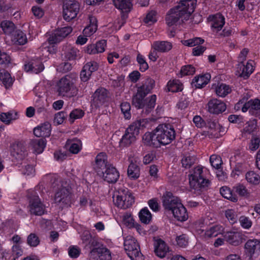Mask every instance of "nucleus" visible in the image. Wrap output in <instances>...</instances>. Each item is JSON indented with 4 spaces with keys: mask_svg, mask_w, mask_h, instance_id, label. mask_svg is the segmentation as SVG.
I'll return each instance as SVG.
<instances>
[{
    "mask_svg": "<svg viewBox=\"0 0 260 260\" xmlns=\"http://www.w3.org/2000/svg\"><path fill=\"white\" fill-rule=\"evenodd\" d=\"M40 242L39 237L35 233H30L27 237V243L30 247H36Z\"/></svg>",
    "mask_w": 260,
    "mask_h": 260,
    "instance_id": "obj_56",
    "label": "nucleus"
},
{
    "mask_svg": "<svg viewBox=\"0 0 260 260\" xmlns=\"http://www.w3.org/2000/svg\"><path fill=\"white\" fill-rule=\"evenodd\" d=\"M72 30V27L69 26L58 28L48 38V42L51 44H57L67 37Z\"/></svg>",
    "mask_w": 260,
    "mask_h": 260,
    "instance_id": "obj_15",
    "label": "nucleus"
},
{
    "mask_svg": "<svg viewBox=\"0 0 260 260\" xmlns=\"http://www.w3.org/2000/svg\"><path fill=\"white\" fill-rule=\"evenodd\" d=\"M205 127L210 130V135L215 138H219L226 133L225 127L221 125L215 119L206 118Z\"/></svg>",
    "mask_w": 260,
    "mask_h": 260,
    "instance_id": "obj_13",
    "label": "nucleus"
},
{
    "mask_svg": "<svg viewBox=\"0 0 260 260\" xmlns=\"http://www.w3.org/2000/svg\"><path fill=\"white\" fill-rule=\"evenodd\" d=\"M155 86V81L147 78L142 85L137 86V92L132 98V104L137 109H144L145 112L149 113L154 108L156 105V95L152 94L145 98L150 93Z\"/></svg>",
    "mask_w": 260,
    "mask_h": 260,
    "instance_id": "obj_2",
    "label": "nucleus"
},
{
    "mask_svg": "<svg viewBox=\"0 0 260 260\" xmlns=\"http://www.w3.org/2000/svg\"><path fill=\"white\" fill-rule=\"evenodd\" d=\"M228 120L231 123L238 124L240 125L243 124L244 123L243 116L235 114L229 115Z\"/></svg>",
    "mask_w": 260,
    "mask_h": 260,
    "instance_id": "obj_62",
    "label": "nucleus"
},
{
    "mask_svg": "<svg viewBox=\"0 0 260 260\" xmlns=\"http://www.w3.org/2000/svg\"><path fill=\"white\" fill-rule=\"evenodd\" d=\"M162 205L165 209L171 211L174 218L180 222L187 220L188 214L186 208L182 204L181 200L170 191H166L162 197Z\"/></svg>",
    "mask_w": 260,
    "mask_h": 260,
    "instance_id": "obj_4",
    "label": "nucleus"
},
{
    "mask_svg": "<svg viewBox=\"0 0 260 260\" xmlns=\"http://www.w3.org/2000/svg\"><path fill=\"white\" fill-rule=\"evenodd\" d=\"M143 122L144 120H140L132 123L125 129V131L136 138V136H138L140 133L141 127H145L143 123Z\"/></svg>",
    "mask_w": 260,
    "mask_h": 260,
    "instance_id": "obj_34",
    "label": "nucleus"
},
{
    "mask_svg": "<svg viewBox=\"0 0 260 260\" xmlns=\"http://www.w3.org/2000/svg\"><path fill=\"white\" fill-rule=\"evenodd\" d=\"M246 169V165L243 162H236L235 167L231 173V176L236 178L244 173Z\"/></svg>",
    "mask_w": 260,
    "mask_h": 260,
    "instance_id": "obj_51",
    "label": "nucleus"
},
{
    "mask_svg": "<svg viewBox=\"0 0 260 260\" xmlns=\"http://www.w3.org/2000/svg\"><path fill=\"white\" fill-rule=\"evenodd\" d=\"M107 46L106 40H101L95 44L88 45L86 49V52L89 54H95L103 53L105 50Z\"/></svg>",
    "mask_w": 260,
    "mask_h": 260,
    "instance_id": "obj_25",
    "label": "nucleus"
},
{
    "mask_svg": "<svg viewBox=\"0 0 260 260\" xmlns=\"http://www.w3.org/2000/svg\"><path fill=\"white\" fill-rule=\"evenodd\" d=\"M177 245L182 248L186 247L188 244V237L186 234H181L176 237Z\"/></svg>",
    "mask_w": 260,
    "mask_h": 260,
    "instance_id": "obj_54",
    "label": "nucleus"
},
{
    "mask_svg": "<svg viewBox=\"0 0 260 260\" xmlns=\"http://www.w3.org/2000/svg\"><path fill=\"white\" fill-rule=\"evenodd\" d=\"M204 42V39L200 37H194L181 41L182 44L185 46L190 47L196 46L192 49V54L194 56H199L206 51L207 47L201 45Z\"/></svg>",
    "mask_w": 260,
    "mask_h": 260,
    "instance_id": "obj_10",
    "label": "nucleus"
},
{
    "mask_svg": "<svg viewBox=\"0 0 260 260\" xmlns=\"http://www.w3.org/2000/svg\"><path fill=\"white\" fill-rule=\"evenodd\" d=\"M121 113L125 119H130L131 118V105L128 102H122L120 105Z\"/></svg>",
    "mask_w": 260,
    "mask_h": 260,
    "instance_id": "obj_53",
    "label": "nucleus"
},
{
    "mask_svg": "<svg viewBox=\"0 0 260 260\" xmlns=\"http://www.w3.org/2000/svg\"><path fill=\"white\" fill-rule=\"evenodd\" d=\"M111 165L108 161V156L105 152H100L96 156L95 158L94 169L97 173H100L106 169L108 165Z\"/></svg>",
    "mask_w": 260,
    "mask_h": 260,
    "instance_id": "obj_23",
    "label": "nucleus"
},
{
    "mask_svg": "<svg viewBox=\"0 0 260 260\" xmlns=\"http://www.w3.org/2000/svg\"><path fill=\"white\" fill-rule=\"evenodd\" d=\"M135 202L134 198L129 193L120 195L117 197L116 205L121 208H127L131 207Z\"/></svg>",
    "mask_w": 260,
    "mask_h": 260,
    "instance_id": "obj_26",
    "label": "nucleus"
},
{
    "mask_svg": "<svg viewBox=\"0 0 260 260\" xmlns=\"http://www.w3.org/2000/svg\"><path fill=\"white\" fill-rule=\"evenodd\" d=\"M154 49L159 52H167L172 48L171 42L165 41H157L153 44Z\"/></svg>",
    "mask_w": 260,
    "mask_h": 260,
    "instance_id": "obj_33",
    "label": "nucleus"
},
{
    "mask_svg": "<svg viewBox=\"0 0 260 260\" xmlns=\"http://www.w3.org/2000/svg\"><path fill=\"white\" fill-rule=\"evenodd\" d=\"M0 80L7 89L11 87L14 82L10 74L5 70H0Z\"/></svg>",
    "mask_w": 260,
    "mask_h": 260,
    "instance_id": "obj_38",
    "label": "nucleus"
},
{
    "mask_svg": "<svg viewBox=\"0 0 260 260\" xmlns=\"http://www.w3.org/2000/svg\"><path fill=\"white\" fill-rule=\"evenodd\" d=\"M220 192L221 196L233 202H237L238 200V198L233 191L230 188L227 186H223L220 189Z\"/></svg>",
    "mask_w": 260,
    "mask_h": 260,
    "instance_id": "obj_42",
    "label": "nucleus"
},
{
    "mask_svg": "<svg viewBox=\"0 0 260 260\" xmlns=\"http://www.w3.org/2000/svg\"><path fill=\"white\" fill-rule=\"evenodd\" d=\"M4 33L7 35H11L14 32L15 25L13 22L9 20H4L0 24Z\"/></svg>",
    "mask_w": 260,
    "mask_h": 260,
    "instance_id": "obj_46",
    "label": "nucleus"
},
{
    "mask_svg": "<svg viewBox=\"0 0 260 260\" xmlns=\"http://www.w3.org/2000/svg\"><path fill=\"white\" fill-rule=\"evenodd\" d=\"M196 72V68L191 64L183 66L179 72L180 77L193 75Z\"/></svg>",
    "mask_w": 260,
    "mask_h": 260,
    "instance_id": "obj_52",
    "label": "nucleus"
},
{
    "mask_svg": "<svg viewBox=\"0 0 260 260\" xmlns=\"http://www.w3.org/2000/svg\"><path fill=\"white\" fill-rule=\"evenodd\" d=\"M136 61L139 66V69L140 72H144L148 69L149 65L146 61L145 57L144 55L138 53L137 55Z\"/></svg>",
    "mask_w": 260,
    "mask_h": 260,
    "instance_id": "obj_47",
    "label": "nucleus"
},
{
    "mask_svg": "<svg viewBox=\"0 0 260 260\" xmlns=\"http://www.w3.org/2000/svg\"><path fill=\"white\" fill-rule=\"evenodd\" d=\"M26 199L28 203V208L30 214L42 216L47 213L46 207L40 198L36 190H28Z\"/></svg>",
    "mask_w": 260,
    "mask_h": 260,
    "instance_id": "obj_8",
    "label": "nucleus"
},
{
    "mask_svg": "<svg viewBox=\"0 0 260 260\" xmlns=\"http://www.w3.org/2000/svg\"><path fill=\"white\" fill-rule=\"evenodd\" d=\"M154 252L155 255L160 257H165L169 252V247L165 241L160 238L154 241Z\"/></svg>",
    "mask_w": 260,
    "mask_h": 260,
    "instance_id": "obj_21",
    "label": "nucleus"
},
{
    "mask_svg": "<svg viewBox=\"0 0 260 260\" xmlns=\"http://www.w3.org/2000/svg\"><path fill=\"white\" fill-rule=\"evenodd\" d=\"M260 110V100L255 99H251L247 102L245 103L242 108V111L243 112H247L248 110Z\"/></svg>",
    "mask_w": 260,
    "mask_h": 260,
    "instance_id": "obj_43",
    "label": "nucleus"
},
{
    "mask_svg": "<svg viewBox=\"0 0 260 260\" xmlns=\"http://www.w3.org/2000/svg\"><path fill=\"white\" fill-rule=\"evenodd\" d=\"M224 240L233 246L239 245L244 240L242 233L237 231H228L223 234Z\"/></svg>",
    "mask_w": 260,
    "mask_h": 260,
    "instance_id": "obj_19",
    "label": "nucleus"
},
{
    "mask_svg": "<svg viewBox=\"0 0 260 260\" xmlns=\"http://www.w3.org/2000/svg\"><path fill=\"white\" fill-rule=\"evenodd\" d=\"M197 0H183L175 7L171 9L166 16V22L169 26L176 25L179 19L183 17L187 19L194 12Z\"/></svg>",
    "mask_w": 260,
    "mask_h": 260,
    "instance_id": "obj_3",
    "label": "nucleus"
},
{
    "mask_svg": "<svg viewBox=\"0 0 260 260\" xmlns=\"http://www.w3.org/2000/svg\"><path fill=\"white\" fill-rule=\"evenodd\" d=\"M79 52V51L77 48L75 47H71L66 52L65 57L68 60H73L76 59L77 53Z\"/></svg>",
    "mask_w": 260,
    "mask_h": 260,
    "instance_id": "obj_63",
    "label": "nucleus"
},
{
    "mask_svg": "<svg viewBox=\"0 0 260 260\" xmlns=\"http://www.w3.org/2000/svg\"><path fill=\"white\" fill-rule=\"evenodd\" d=\"M24 69L27 72L39 74L44 70V66L40 59H31L25 63Z\"/></svg>",
    "mask_w": 260,
    "mask_h": 260,
    "instance_id": "obj_22",
    "label": "nucleus"
},
{
    "mask_svg": "<svg viewBox=\"0 0 260 260\" xmlns=\"http://www.w3.org/2000/svg\"><path fill=\"white\" fill-rule=\"evenodd\" d=\"M124 247L128 257L133 254H138L141 251L140 245L134 238L125 241Z\"/></svg>",
    "mask_w": 260,
    "mask_h": 260,
    "instance_id": "obj_28",
    "label": "nucleus"
},
{
    "mask_svg": "<svg viewBox=\"0 0 260 260\" xmlns=\"http://www.w3.org/2000/svg\"><path fill=\"white\" fill-rule=\"evenodd\" d=\"M233 191L240 197H245L248 194L246 187L241 184H238L234 186Z\"/></svg>",
    "mask_w": 260,
    "mask_h": 260,
    "instance_id": "obj_60",
    "label": "nucleus"
},
{
    "mask_svg": "<svg viewBox=\"0 0 260 260\" xmlns=\"http://www.w3.org/2000/svg\"><path fill=\"white\" fill-rule=\"evenodd\" d=\"M89 24L85 27L83 34L85 37H90L93 35L98 29L97 20L95 17H89Z\"/></svg>",
    "mask_w": 260,
    "mask_h": 260,
    "instance_id": "obj_32",
    "label": "nucleus"
},
{
    "mask_svg": "<svg viewBox=\"0 0 260 260\" xmlns=\"http://www.w3.org/2000/svg\"><path fill=\"white\" fill-rule=\"evenodd\" d=\"M225 216L231 224L236 223L238 221L237 214L233 209H228L226 210Z\"/></svg>",
    "mask_w": 260,
    "mask_h": 260,
    "instance_id": "obj_55",
    "label": "nucleus"
},
{
    "mask_svg": "<svg viewBox=\"0 0 260 260\" xmlns=\"http://www.w3.org/2000/svg\"><path fill=\"white\" fill-rule=\"evenodd\" d=\"M138 216L141 222L146 224L150 223L152 218V214L147 207L140 210Z\"/></svg>",
    "mask_w": 260,
    "mask_h": 260,
    "instance_id": "obj_41",
    "label": "nucleus"
},
{
    "mask_svg": "<svg viewBox=\"0 0 260 260\" xmlns=\"http://www.w3.org/2000/svg\"><path fill=\"white\" fill-rule=\"evenodd\" d=\"M12 40L14 44L19 45H24L27 42L26 34L20 30H17L14 32Z\"/></svg>",
    "mask_w": 260,
    "mask_h": 260,
    "instance_id": "obj_39",
    "label": "nucleus"
},
{
    "mask_svg": "<svg viewBox=\"0 0 260 260\" xmlns=\"http://www.w3.org/2000/svg\"><path fill=\"white\" fill-rule=\"evenodd\" d=\"M245 178L250 184L257 185L260 182V176L254 171H249L245 174Z\"/></svg>",
    "mask_w": 260,
    "mask_h": 260,
    "instance_id": "obj_49",
    "label": "nucleus"
},
{
    "mask_svg": "<svg viewBox=\"0 0 260 260\" xmlns=\"http://www.w3.org/2000/svg\"><path fill=\"white\" fill-rule=\"evenodd\" d=\"M167 86L169 91L172 92H177L183 90V84L179 80H170Z\"/></svg>",
    "mask_w": 260,
    "mask_h": 260,
    "instance_id": "obj_45",
    "label": "nucleus"
},
{
    "mask_svg": "<svg viewBox=\"0 0 260 260\" xmlns=\"http://www.w3.org/2000/svg\"><path fill=\"white\" fill-rule=\"evenodd\" d=\"M232 91V87L223 83H218L215 88L216 95L221 98H224Z\"/></svg>",
    "mask_w": 260,
    "mask_h": 260,
    "instance_id": "obj_31",
    "label": "nucleus"
},
{
    "mask_svg": "<svg viewBox=\"0 0 260 260\" xmlns=\"http://www.w3.org/2000/svg\"><path fill=\"white\" fill-rule=\"evenodd\" d=\"M46 145V140L44 138L34 139L30 141L29 147L32 152L36 154L42 153Z\"/></svg>",
    "mask_w": 260,
    "mask_h": 260,
    "instance_id": "obj_24",
    "label": "nucleus"
},
{
    "mask_svg": "<svg viewBox=\"0 0 260 260\" xmlns=\"http://www.w3.org/2000/svg\"><path fill=\"white\" fill-rule=\"evenodd\" d=\"M80 10V4L76 0H63L62 15L63 19L70 22L75 19Z\"/></svg>",
    "mask_w": 260,
    "mask_h": 260,
    "instance_id": "obj_9",
    "label": "nucleus"
},
{
    "mask_svg": "<svg viewBox=\"0 0 260 260\" xmlns=\"http://www.w3.org/2000/svg\"><path fill=\"white\" fill-rule=\"evenodd\" d=\"M211 78V76L208 73L197 75L191 81V86L196 89H202L209 83Z\"/></svg>",
    "mask_w": 260,
    "mask_h": 260,
    "instance_id": "obj_20",
    "label": "nucleus"
},
{
    "mask_svg": "<svg viewBox=\"0 0 260 260\" xmlns=\"http://www.w3.org/2000/svg\"><path fill=\"white\" fill-rule=\"evenodd\" d=\"M196 158L189 154H184L181 159L182 166L186 169L190 168L196 161Z\"/></svg>",
    "mask_w": 260,
    "mask_h": 260,
    "instance_id": "obj_48",
    "label": "nucleus"
},
{
    "mask_svg": "<svg viewBox=\"0 0 260 260\" xmlns=\"http://www.w3.org/2000/svg\"><path fill=\"white\" fill-rule=\"evenodd\" d=\"M210 23V28L213 33L218 34L223 28L225 23L224 16L220 12L209 15L207 18Z\"/></svg>",
    "mask_w": 260,
    "mask_h": 260,
    "instance_id": "obj_12",
    "label": "nucleus"
},
{
    "mask_svg": "<svg viewBox=\"0 0 260 260\" xmlns=\"http://www.w3.org/2000/svg\"><path fill=\"white\" fill-rule=\"evenodd\" d=\"M51 125L48 122H44L34 129V134L37 137L44 138L50 136Z\"/></svg>",
    "mask_w": 260,
    "mask_h": 260,
    "instance_id": "obj_27",
    "label": "nucleus"
},
{
    "mask_svg": "<svg viewBox=\"0 0 260 260\" xmlns=\"http://www.w3.org/2000/svg\"><path fill=\"white\" fill-rule=\"evenodd\" d=\"M260 253V240L256 239L248 240L244 245V254L248 259Z\"/></svg>",
    "mask_w": 260,
    "mask_h": 260,
    "instance_id": "obj_14",
    "label": "nucleus"
},
{
    "mask_svg": "<svg viewBox=\"0 0 260 260\" xmlns=\"http://www.w3.org/2000/svg\"><path fill=\"white\" fill-rule=\"evenodd\" d=\"M207 108L210 113L218 115L225 111L226 106L221 100L217 99H212L208 102Z\"/></svg>",
    "mask_w": 260,
    "mask_h": 260,
    "instance_id": "obj_17",
    "label": "nucleus"
},
{
    "mask_svg": "<svg viewBox=\"0 0 260 260\" xmlns=\"http://www.w3.org/2000/svg\"><path fill=\"white\" fill-rule=\"evenodd\" d=\"M55 203L62 209L71 207L74 202V195L71 185L62 181L54 193Z\"/></svg>",
    "mask_w": 260,
    "mask_h": 260,
    "instance_id": "obj_6",
    "label": "nucleus"
},
{
    "mask_svg": "<svg viewBox=\"0 0 260 260\" xmlns=\"http://www.w3.org/2000/svg\"><path fill=\"white\" fill-rule=\"evenodd\" d=\"M223 229V227L221 225H214L205 231L204 230H199V233L204 236L205 238L215 237L221 233Z\"/></svg>",
    "mask_w": 260,
    "mask_h": 260,
    "instance_id": "obj_30",
    "label": "nucleus"
},
{
    "mask_svg": "<svg viewBox=\"0 0 260 260\" xmlns=\"http://www.w3.org/2000/svg\"><path fill=\"white\" fill-rule=\"evenodd\" d=\"M190 103L189 99L186 95H182L179 99L177 103L176 107L180 110H185L187 108Z\"/></svg>",
    "mask_w": 260,
    "mask_h": 260,
    "instance_id": "obj_57",
    "label": "nucleus"
},
{
    "mask_svg": "<svg viewBox=\"0 0 260 260\" xmlns=\"http://www.w3.org/2000/svg\"><path fill=\"white\" fill-rule=\"evenodd\" d=\"M239 221L242 228L244 229H249L252 224L250 219L245 216H241L239 218Z\"/></svg>",
    "mask_w": 260,
    "mask_h": 260,
    "instance_id": "obj_61",
    "label": "nucleus"
},
{
    "mask_svg": "<svg viewBox=\"0 0 260 260\" xmlns=\"http://www.w3.org/2000/svg\"><path fill=\"white\" fill-rule=\"evenodd\" d=\"M136 138L135 136L131 135L129 133H127L126 131H125L124 134L122 136V138L119 141V147L121 148L128 147L136 141Z\"/></svg>",
    "mask_w": 260,
    "mask_h": 260,
    "instance_id": "obj_37",
    "label": "nucleus"
},
{
    "mask_svg": "<svg viewBox=\"0 0 260 260\" xmlns=\"http://www.w3.org/2000/svg\"><path fill=\"white\" fill-rule=\"evenodd\" d=\"M176 132L170 123H161L151 132H146L142 137L144 144L154 148H159L171 143L176 138Z\"/></svg>",
    "mask_w": 260,
    "mask_h": 260,
    "instance_id": "obj_1",
    "label": "nucleus"
},
{
    "mask_svg": "<svg viewBox=\"0 0 260 260\" xmlns=\"http://www.w3.org/2000/svg\"><path fill=\"white\" fill-rule=\"evenodd\" d=\"M113 5L120 11L130 12L133 5L131 0H112Z\"/></svg>",
    "mask_w": 260,
    "mask_h": 260,
    "instance_id": "obj_35",
    "label": "nucleus"
},
{
    "mask_svg": "<svg viewBox=\"0 0 260 260\" xmlns=\"http://www.w3.org/2000/svg\"><path fill=\"white\" fill-rule=\"evenodd\" d=\"M210 171L199 165L194 167L189 175V185L192 189L202 192L206 190L211 184Z\"/></svg>",
    "mask_w": 260,
    "mask_h": 260,
    "instance_id": "obj_5",
    "label": "nucleus"
},
{
    "mask_svg": "<svg viewBox=\"0 0 260 260\" xmlns=\"http://www.w3.org/2000/svg\"><path fill=\"white\" fill-rule=\"evenodd\" d=\"M210 162L213 168L218 169L221 167L222 160L219 156L212 155L210 157Z\"/></svg>",
    "mask_w": 260,
    "mask_h": 260,
    "instance_id": "obj_58",
    "label": "nucleus"
},
{
    "mask_svg": "<svg viewBox=\"0 0 260 260\" xmlns=\"http://www.w3.org/2000/svg\"><path fill=\"white\" fill-rule=\"evenodd\" d=\"M108 91L104 87L98 88L93 93L92 98V104L96 108L103 105L107 100Z\"/></svg>",
    "mask_w": 260,
    "mask_h": 260,
    "instance_id": "obj_16",
    "label": "nucleus"
},
{
    "mask_svg": "<svg viewBox=\"0 0 260 260\" xmlns=\"http://www.w3.org/2000/svg\"><path fill=\"white\" fill-rule=\"evenodd\" d=\"M254 61L252 60H249L245 64L244 62L241 63L242 66L241 76L244 78H248L250 75L253 73L254 70L253 66Z\"/></svg>",
    "mask_w": 260,
    "mask_h": 260,
    "instance_id": "obj_40",
    "label": "nucleus"
},
{
    "mask_svg": "<svg viewBox=\"0 0 260 260\" xmlns=\"http://www.w3.org/2000/svg\"><path fill=\"white\" fill-rule=\"evenodd\" d=\"M68 115V113L64 111L59 112L55 114L54 122L57 124H61L67 118Z\"/></svg>",
    "mask_w": 260,
    "mask_h": 260,
    "instance_id": "obj_64",
    "label": "nucleus"
},
{
    "mask_svg": "<svg viewBox=\"0 0 260 260\" xmlns=\"http://www.w3.org/2000/svg\"><path fill=\"white\" fill-rule=\"evenodd\" d=\"M123 223L128 228L135 227L138 231L141 228V225L138 223H135V220L132 215L129 212L125 213L122 216Z\"/></svg>",
    "mask_w": 260,
    "mask_h": 260,
    "instance_id": "obj_36",
    "label": "nucleus"
},
{
    "mask_svg": "<svg viewBox=\"0 0 260 260\" xmlns=\"http://www.w3.org/2000/svg\"><path fill=\"white\" fill-rule=\"evenodd\" d=\"M85 114L84 111L80 109H74L69 114V120L72 124L75 120L82 118Z\"/></svg>",
    "mask_w": 260,
    "mask_h": 260,
    "instance_id": "obj_50",
    "label": "nucleus"
},
{
    "mask_svg": "<svg viewBox=\"0 0 260 260\" xmlns=\"http://www.w3.org/2000/svg\"><path fill=\"white\" fill-rule=\"evenodd\" d=\"M140 175V167L136 164L131 162L127 169L128 177L133 180L138 179Z\"/></svg>",
    "mask_w": 260,
    "mask_h": 260,
    "instance_id": "obj_44",
    "label": "nucleus"
},
{
    "mask_svg": "<svg viewBox=\"0 0 260 260\" xmlns=\"http://www.w3.org/2000/svg\"><path fill=\"white\" fill-rule=\"evenodd\" d=\"M98 175L104 181L113 184L119 178L120 174L118 170L112 164L108 165L106 169L99 173Z\"/></svg>",
    "mask_w": 260,
    "mask_h": 260,
    "instance_id": "obj_11",
    "label": "nucleus"
},
{
    "mask_svg": "<svg viewBox=\"0 0 260 260\" xmlns=\"http://www.w3.org/2000/svg\"><path fill=\"white\" fill-rule=\"evenodd\" d=\"M76 76L68 74L61 78L56 83V88L58 95L71 98L76 96L78 90L75 85Z\"/></svg>",
    "mask_w": 260,
    "mask_h": 260,
    "instance_id": "obj_7",
    "label": "nucleus"
},
{
    "mask_svg": "<svg viewBox=\"0 0 260 260\" xmlns=\"http://www.w3.org/2000/svg\"><path fill=\"white\" fill-rule=\"evenodd\" d=\"M99 64L94 61L87 62L83 67L80 73V79L82 82H87L90 79L92 73L99 69Z\"/></svg>",
    "mask_w": 260,
    "mask_h": 260,
    "instance_id": "obj_18",
    "label": "nucleus"
},
{
    "mask_svg": "<svg viewBox=\"0 0 260 260\" xmlns=\"http://www.w3.org/2000/svg\"><path fill=\"white\" fill-rule=\"evenodd\" d=\"M15 119V118H13L12 112H3L0 114V120L6 124H10L11 121Z\"/></svg>",
    "mask_w": 260,
    "mask_h": 260,
    "instance_id": "obj_59",
    "label": "nucleus"
},
{
    "mask_svg": "<svg viewBox=\"0 0 260 260\" xmlns=\"http://www.w3.org/2000/svg\"><path fill=\"white\" fill-rule=\"evenodd\" d=\"M90 253L92 255H96L99 260H111L110 251L106 247H99L93 248Z\"/></svg>",
    "mask_w": 260,
    "mask_h": 260,
    "instance_id": "obj_29",
    "label": "nucleus"
}]
</instances>
